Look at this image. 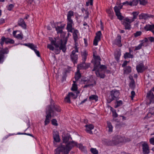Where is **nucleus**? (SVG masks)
<instances>
[{
  "instance_id": "obj_9",
  "label": "nucleus",
  "mask_w": 154,
  "mask_h": 154,
  "mask_svg": "<svg viewBox=\"0 0 154 154\" xmlns=\"http://www.w3.org/2000/svg\"><path fill=\"white\" fill-rule=\"evenodd\" d=\"M122 5H120L118 6H116L114 7V10L116 15L118 19L120 20H122L123 19V17L121 15L120 11V10L122 8Z\"/></svg>"
},
{
  "instance_id": "obj_7",
  "label": "nucleus",
  "mask_w": 154,
  "mask_h": 154,
  "mask_svg": "<svg viewBox=\"0 0 154 154\" xmlns=\"http://www.w3.org/2000/svg\"><path fill=\"white\" fill-rule=\"evenodd\" d=\"M119 95V92L117 90H113L111 92V94L109 97V100L111 101L116 98H117Z\"/></svg>"
},
{
  "instance_id": "obj_12",
  "label": "nucleus",
  "mask_w": 154,
  "mask_h": 154,
  "mask_svg": "<svg viewBox=\"0 0 154 154\" xmlns=\"http://www.w3.org/2000/svg\"><path fill=\"white\" fill-rule=\"evenodd\" d=\"M101 35L102 33L100 31H98L96 33V36L93 42V45H94L97 46L98 45V43L100 40Z\"/></svg>"
},
{
  "instance_id": "obj_51",
  "label": "nucleus",
  "mask_w": 154,
  "mask_h": 154,
  "mask_svg": "<svg viewBox=\"0 0 154 154\" xmlns=\"http://www.w3.org/2000/svg\"><path fill=\"white\" fill-rule=\"evenodd\" d=\"M122 102L121 100H119L117 101V105L116 106V108H117V107H118V106H119L121 105H122Z\"/></svg>"
},
{
  "instance_id": "obj_58",
  "label": "nucleus",
  "mask_w": 154,
  "mask_h": 154,
  "mask_svg": "<svg viewBox=\"0 0 154 154\" xmlns=\"http://www.w3.org/2000/svg\"><path fill=\"white\" fill-rule=\"evenodd\" d=\"M131 99L133 100L135 95V92L134 91H132L131 92Z\"/></svg>"
},
{
  "instance_id": "obj_36",
  "label": "nucleus",
  "mask_w": 154,
  "mask_h": 154,
  "mask_svg": "<svg viewBox=\"0 0 154 154\" xmlns=\"http://www.w3.org/2000/svg\"><path fill=\"white\" fill-rule=\"evenodd\" d=\"M89 99L91 100H95V101H97L98 100V97L97 95H92L89 97Z\"/></svg>"
},
{
  "instance_id": "obj_26",
  "label": "nucleus",
  "mask_w": 154,
  "mask_h": 154,
  "mask_svg": "<svg viewBox=\"0 0 154 154\" xmlns=\"http://www.w3.org/2000/svg\"><path fill=\"white\" fill-rule=\"evenodd\" d=\"M139 18L140 19L146 20L149 17V16L147 14H141L139 16Z\"/></svg>"
},
{
  "instance_id": "obj_33",
  "label": "nucleus",
  "mask_w": 154,
  "mask_h": 154,
  "mask_svg": "<svg viewBox=\"0 0 154 154\" xmlns=\"http://www.w3.org/2000/svg\"><path fill=\"white\" fill-rule=\"evenodd\" d=\"M106 12L109 14V16L110 18L112 19L113 16V12L112 9H109L106 11Z\"/></svg>"
},
{
  "instance_id": "obj_19",
  "label": "nucleus",
  "mask_w": 154,
  "mask_h": 154,
  "mask_svg": "<svg viewBox=\"0 0 154 154\" xmlns=\"http://www.w3.org/2000/svg\"><path fill=\"white\" fill-rule=\"evenodd\" d=\"M144 28L147 31H151L154 34V24H147L144 27Z\"/></svg>"
},
{
  "instance_id": "obj_21",
  "label": "nucleus",
  "mask_w": 154,
  "mask_h": 154,
  "mask_svg": "<svg viewBox=\"0 0 154 154\" xmlns=\"http://www.w3.org/2000/svg\"><path fill=\"white\" fill-rule=\"evenodd\" d=\"M85 127L86 128L85 130L87 132L90 134H92V132L91 130L94 128V126L91 124L89 125H87L85 126Z\"/></svg>"
},
{
  "instance_id": "obj_59",
  "label": "nucleus",
  "mask_w": 154,
  "mask_h": 154,
  "mask_svg": "<svg viewBox=\"0 0 154 154\" xmlns=\"http://www.w3.org/2000/svg\"><path fill=\"white\" fill-rule=\"evenodd\" d=\"M122 5H130L131 6V4L130 3V2H128V1L125 2H124L122 3Z\"/></svg>"
},
{
  "instance_id": "obj_41",
  "label": "nucleus",
  "mask_w": 154,
  "mask_h": 154,
  "mask_svg": "<svg viewBox=\"0 0 154 154\" xmlns=\"http://www.w3.org/2000/svg\"><path fill=\"white\" fill-rule=\"evenodd\" d=\"M14 41L10 38H5V43L6 44H8V43H14Z\"/></svg>"
},
{
  "instance_id": "obj_46",
  "label": "nucleus",
  "mask_w": 154,
  "mask_h": 154,
  "mask_svg": "<svg viewBox=\"0 0 154 154\" xmlns=\"http://www.w3.org/2000/svg\"><path fill=\"white\" fill-rule=\"evenodd\" d=\"M138 3L137 0H133L131 2H130L131 6L137 5Z\"/></svg>"
},
{
  "instance_id": "obj_40",
  "label": "nucleus",
  "mask_w": 154,
  "mask_h": 154,
  "mask_svg": "<svg viewBox=\"0 0 154 154\" xmlns=\"http://www.w3.org/2000/svg\"><path fill=\"white\" fill-rule=\"evenodd\" d=\"M110 110L112 113V116L114 118H116L118 116V114L116 112V110L113 109L112 107H110Z\"/></svg>"
},
{
  "instance_id": "obj_18",
  "label": "nucleus",
  "mask_w": 154,
  "mask_h": 154,
  "mask_svg": "<svg viewBox=\"0 0 154 154\" xmlns=\"http://www.w3.org/2000/svg\"><path fill=\"white\" fill-rule=\"evenodd\" d=\"M52 26L53 27H55L56 30L57 31V32L58 34L60 33L61 34L63 32V29L64 27V26L62 25H60V26H55L54 24H53Z\"/></svg>"
},
{
  "instance_id": "obj_13",
  "label": "nucleus",
  "mask_w": 154,
  "mask_h": 154,
  "mask_svg": "<svg viewBox=\"0 0 154 154\" xmlns=\"http://www.w3.org/2000/svg\"><path fill=\"white\" fill-rule=\"evenodd\" d=\"M23 45L28 47L32 50H33L38 57H40L39 52L36 49L37 47L32 44H24Z\"/></svg>"
},
{
  "instance_id": "obj_47",
  "label": "nucleus",
  "mask_w": 154,
  "mask_h": 154,
  "mask_svg": "<svg viewBox=\"0 0 154 154\" xmlns=\"http://www.w3.org/2000/svg\"><path fill=\"white\" fill-rule=\"evenodd\" d=\"M5 42V38L3 36L0 40V43L1 45L2 46Z\"/></svg>"
},
{
  "instance_id": "obj_52",
  "label": "nucleus",
  "mask_w": 154,
  "mask_h": 154,
  "mask_svg": "<svg viewBox=\"0 0 154 154\" xmlns=\"http://www.w3.org/2000/svg\"><path fill=\"white\" fill-rule=\"evenodd\" d=\"M51 122L53 125L56 126L57 125V122L56 119H52L51 120Z\"/></svg>"
},
{
  "instance_id": "obj_61",
  "label": "nucleus",
  "mask_w": 154,
  "mask_h": 154,
  "mask_svg": "<svg viewBox=\"0 0 154 154\" xmlns=\"http://www.w3.org/2000/svg\"><path fill=\"white\" fill-rule=\"evenodd\" d=\"M128 62L125 61L124 62L123 64L122 65V66L123 67H125L126 65H127Z\"/></svg>"
},
{
  "instance_id": "obj_20",
  "label": "nucleus",
  "mask_w": 154,
  "mask_h": 154,
  "mask_svg": "<svg viewBox=\"0 0 154 154\" xmlns=\"http://www.w3.org/2000/svg\"><path fill=\"white\" fill-rule=\"evenodd\" d=\"M121 37L120 35H118L117 37L114 41V43L119 47H121L122 44L121 43Z\"/></svg>"
},
{
  "instance_id": "obj_23",
  "label": "nucleus",
  "mask_w": 154,
  "mask_h": 154,
  "mask_svg": "<svg viewBox=\"0 0 154 154\" xmlns=\"http://www.w3.org/2000/svg\"><path fill=\"white\" fill-rule=\"evenodd\" d=\"M76 146L77 147L79 148V149H80L83 152H87L86 147L85 146H83L81 144H78L77 143L75 146Z\"/></svg>"
},
{
  "instance_id": "obj_25",
  "label": "nucleus",
  "mask_w": 154,
  "mask_h": 154,
  "mask_svg": "<svg viewBox=\"0 0 154 154\" xmlns=\"http://www.w3.org/2000/svg\"><path fill=\"white\" fill-rule=\"evenodd\" d=\"M18 24L24 29H25L26 28L25 23L22 19H20L19 20Z\"/></svg>"
},
{
  "instance_id": "obj_57",
  "label": "nucleus",
  "mask_w": 154,
  "mask_h": 154,
  "mask_svg": "<svg viewBox=\"0 0 154 154\" xmlns=\"http://www.w3.org/2000/svg\"><path fill=\"white\" fill-rule=\"evenodd\" d=\"M149 142L151 144L154 145V137L151 138L149 139Z\"/></svg>"
},
{
  "instance_id": "obj_48",
  "label": "nucleus",
  "mask_w": 154,
  "mask_h": 154,
  "mask_svg": "<svg viewBox=\"0 0 154 154\" xmlns=\"http://www.w3.org/2000/svg\"><path fill=\"white\" fill-rule=\"evenodd\" d=\"M93 4V0H89L86 2V5L87 6L89 5H92Z\"/></svg>"
},
{
  "instance_id": "obj_17",
  "label": "nucleus",
  "mask_w": 154,
  "mask_h": 154,
  "mask_svg": "<svg viewBox=\"0 0 154 154\" xmlns=\"http://www.w3.org/2000/svg\"><path fill=\"white\" fill-rule=\"evenodd\" d=\"M146 68L144 66L143 63H141L136 66V69L138 72H142Z\"/></svg>"
},
{
  "instance_id": "obj_10",
  "label": "nucleus",
  "mask_w": 154,
  "mask_h": 154,
  "mask_svg": "<svg viewBox=\"0 0 154 154\" xmlns=\"http://www.w3.org/2000/svg\"><path fill=\"white\" fill-rule=\"evenodd\" d=\"M152 91L154 92V87L151 91H149L147 93V99L150 101L149 104L153 103L154 102V95Z\"/></svg>"
},
{
  "instance_id": "obj_37",
  "label": "nucleus",
  "mask_w": 154,
  "mask_h": 154,
  "mask_svg": "<svg viewBox=\"0 0 154 154\" xmlns=\"http://www.w3.org/2000/svg\"><path fill=\"white\" fill-rule=\"evenodd\" d=\"M124 57L125 59L127 58H133V55L131 54L130 52H126L124 54Z\"/></svg>"
},
{
  "instance_id": "obj_3",
  "label": "nucleus",
  "mask_w": 154,
  "mask_h": 154,
  "mask_svg": "<svg viewBox=\"0 0 154 154\" xmlns=\"http://www.w3.org/2000/svg\"><path fill=\"white\" fill-rule=\"evenodd\" d=\"M60 110V107L51 104V106H48L46 109V115L45 121V125H46L50 123L52 116H54L56 115L54 113L55 111L59 112Z\"/></svg>"
},
{
  "instance_id": "obj_11",
  "label": "nucleus",
  "mask_w": 154,
  "mask_h": 154,
  "mask_svg": "<svg viewBox=\"0 0 154 154\" xmlns=\"http://www.w3.org/2000/svg\"><path fill=\"white\" fill-rule=\"evenodd\" d=\"M53 136L54 139V145L55 147H57V143L59 142L60 140L58 132L57 131H54Z\"/></svg>"
},
{
  "instance_id": "obj_38",
  "label": "nucleus",
  "mask_w": 154,
  "mask_h": 154,
  "mask_svg": "<svg viewBox=\"0 0 154 154\" xmlns=\"http://www.w3.org/2000/svg\"><path fill=\"white\" fill-rule=\"evenodd\" d=\"M81 74L79 72V70L77 69V71L76 73L75 76V78L76 80L75 81H77L80 78Z\"/></svg>"
},
{
  "instance_id": "obj_5",
  "label": "nucleus",
  "mask_w": 154,
  "mask_h": 154,
  "mask_svg": "<svg viewBox=\"0 0 154 154\" xmlns=\"http://www.w3.org/2000/svg\"><path fill=\"white\" fill-rule=\"evenodd\" d=\"M130 140L129 138H127V140H126L125 139V140L124 141L122 137L119 136H117L114 137L112 138V140L110 141L109 143H108V144L111 146L117 145L119 143L128 142Z\"/></svg>"
},
{
  "instance_id": "obj_53",
  "label": "nucleus",
  "mask_w": 154,
  "mask_h": 154,
  "mask_svg": "<svg viewBox=\"0 0 154 154\" xmlns=\"http://www.w3.org/2000/svg\"><path fill=\"white\" fill-rule=\"evenodd\" d=\"M142 32L140 31L136 32L134 34V35L135 37H137L140 36Z\"/></svg>"
},
{
  "instance_id": "obj_30",
  "label": "nucleus",
  "mask_w": 154,
  "mask_h": 154,
  "mask_svg": "<svg viewBox=\"0 0 154 154\" xmlns=\"http://www.w3.org/2000/svg\"><path fill=\"white\" fill-rule=\"evenodd\" d=\"M154 114V107L151 108L149 110V112L147 114V116L146 117V118H149L151 116Z\"/></svg>"
},
{
  "instance_id": "obj_24",
  "label": "nucleus",
  "mask_w": 154,
  "mask_h": 154,
  "mask_svg": "<svg viewBox=\"0 0 154 154\" xmlns=\"http://www.w3.org/2000/svg\"><path fill=\"white\" fill-rule=\"evenodd\" d=\"M74 13L73 11H69L67 14V20H72V18L73 16Z\"/></svg>"
},
{
  "instance_id": "obj_39",
  "label": "nucleus",
  "mask_w": 154,
  "mask_h": 154,
  "mask_svg": "<svg viewBox=\"0 0 154 154\" xmlns=\"http://www.w3.org/2000/svg\"><path fill=\"white\" fill-rule=\"evenodd\" d=\"M134 20L132 18V17H127L124 19V21L127 22L131 23L133 22Z\"/></svg>"
},
{
  "instance_id": "obj_64",
  "label": "nucleus",
  "mask_w": 154,
  "mask_h": 154,
  "mask_svg": "<svg viewBox=\"0 0 154 154\" xmlns=\"http://www.w3.org/2000/svg\"><path fill=\"white\" fill-rule=\"evenodd\" d=\"M93 86V84H88V85H85V86H84V87H87L88 86Z\"/></svg>"
},
{
  "instance_id": "obj_60",
  "label": "nucleus",
  "mask_w": 154,
  "mask_h": 154,
  "mask_svg": "<svg viewBox=\"0 0 154 154\" xmlns=\"http://www.w3.org/2000/svg\"><path fill=\"white\" fill-rule=\"evenodd\" d=\"M148 39L151 42H154V37H149L148 38Z\"/></svg>"
},
{
  "instance_id": "obj_27",
  "label": "nucleus",
  "mask_w": 154,
  "mask_h": 154,
  "mask_svg": "<svg viewBox=\"0 0 154 154\" xmlns=\"http://www.w3.org/2000/svg\"><path fill=\"white\" fill-rule=\"evenodd\" d=\"M79 93V92L76 91L74 93L72 92L69 93L68 95L69 96L70 98L75 99L77 97L78 94Z\"/></svg>"
},
{
  "instance_id": "obj_14",
  "label": "nucleus",
  "mask_w": 154,
  "mask_h": 154,
  "mask_svg": "<svg viewBox=\"0 0 154 154\" xmlns=\"http://www.w3.org/2000/svg\"><path fill=\"white\" fill-rule=\"evenodd\" d=\"M143 153V154H149V146L146 142H144L142 144Z\"/></svg>"
},
{
  "instance_id": "obj_42",
  "label": "nucleus",
  "mask_w": 154,
  "mask_h": 154,
  "mask_svg": "<svg viewBox=\"0 0 154 154\" xmlns=\"http://www.w3.org/2000/svg\"><path fill=\"white\" fill-rule=\"evenodd\" d=\"M90 151L93 154H98V151L96 148H91L90 149Z\"/></svg>"
},
{
  "instance_id": "obj_56",
  "label": "nucleus",
  "mask_w": 154,
  "mask_h": 154,
  "mask_svg": "<svg viewBox=\"0 0 154 154\" xmlns=\"http://www.w3.org/2000/svg\"><path fill=\"white\" fill-rule=\"evenodd\" d=\"M14 7V5L13 4H10L8 6V9L9 11H11L12 10Z\"/></svg>"
},
{
  "instance_id": "obj_43",
  "label": "nucleus",
  "mask_w": 154,
  "mask_h": 154,
  "mask_svg": "<svg viewBox=\"0 0 154 154\" xmlns=\"http://www.w3.org/2000/svg\"><path fill=\"white\" fill-rule=\"evenodd\" d=\"M132 15L133 16L132 18L134 20L136 19L137 15L139 14V12L138 11H134L132 13Z\"/></svg>"
},
{
  "instance_id": "obj_49",
  "label": "nucleus",
  "mask_w": 154,
  "mask_h": 154,
  "mask_svg": "<svg viewBox=\"0 0 154 154\" xmlns=\"http://www.w3.org/2000/svg\"><path fill=\"white\" fill-rule=\"evenodd\" d=\"M70 97L68 94L65 98V101L67 103H69L70 101Z\"/></svg>"
},
{
  "instance_id": "obj_1",
  "label": "nucleus",
  "mask_w": 154,
  "mask_h": 154,
  "mask_svg": "<svg viewBox=\"0 0 154 154\" xmlns=\"http://www.w3.org/2000/svg\"><path fill=\"white\" fill-rule=\"evenodd\" d=\"M72 138L69 134L62 136L63 143L66 144L65 146L63 143H61L55 150V154H60V152L63 154H68L72 149L77 144V142L72 141Z\"/></svg>"
},
{
  "instance_id": "obj_62",
  "label": "nucleus",
  "mask_w": 154,
  "mask_h": 154,
  "mask_svg": "<svg viewBox=\"0 0 154 154\" xmlns=\"http://www.w3.org/2000/svg\"><path fill=\"white\" fill-rule=\"evenodd\" d=\"M17 134H27V135H29V136H32V134H27L26 133H18Z\"/></svg>"
},
{
  "instance_id": "obj_28",
  "label": "nucleus",
  "mask_w": 154,
  "mask_h": 154,
  "mask_svg": "<svg viewBox=\"0 0 154 154\" xmlns=\"http://www.w3.org/2000/svg\"><path fill=\"white\" fill-rule=\"evenodd\" d=\"M81 55L82 57V60L84 61H85L87 59L88 53L85 50L82 52Z\"/></svg>"
},
{
  "instance_id": "obj_8",
  "label": "nucleus",
  "mask_w": 154,
  "mask_h": 154,
  "mask_svg": "<svg viewBox=\"0 0 154 154\" xmlns=\"http://www.w3.org/2000/svg\"><path fill=\"white\" fill-rule=\"evenodd\" d=\"M8 52L7 48L3 49L0 48V63H2L5 58L4 54H7Z\"/></svg>"
},
{
  "instance_id": "obj_16",
  "label": "nucleus",
  "mask_w": 154,
  "mask_h": 154,
  "mask_svg": "<svg viewBox=\"0 0 154 154\" xmlns=\"http://www.w3.org/2000/svg\"><path fill=\"white\" fill-rule=\"evenodd\" d=\"M13 34L14 37L17 39L21 40L23 38V34L19 31H14Z\"/></svg>"
},
{
  "instance_id": "obj_32",
  "label": "nucleus",
  "mask_w": 154,
  "mask_h": 154,
  "mask_svg": "<svg viewBox=\"0 0 154 154\" xmlns=\"http://www.w3.org/2000/svg\"><path fill=\"white\" fill-rule=\"evenodd\" d=\"M131 23L127 22L124 21L123 23V25L125 27V28L126 29H129L131 28Z\"/></svg>"
},
{
  "instance_id": "obj_6",
  "label": "nucleus",
  "mask_w": 154,
  "mask_h": 154,
  "mask_svg": "<svg viewBox=\"0 0 154 154\" xmlns=\"http://www.w3.org/2000/svg\"><path fill=\"white\" fill-rule=\"evenodd\" d=\"M78 49L77 47L75 46V49L72 51L70 55L71 59L74 63H76V61L78 58V55L76 54V53H78Z\"/></svg>"
},
{
  "instance_id": "obj_35",
  "label": "nucleus",
  "mask_w": 154,
  "mask_h": 154,
  "mask_svg": "<svg viewBox=\"0 0 154 154\" xmlns=\"http://www.w3.org/2000/svg\"><path fill=\"white\" fill-rule=\"evenodd\" d=\"M77 81H73V84L72 85L71 90L72 91H76L77 90V85L76 84Z\"/></svg>"
},
{
  "instance_id": "obj_54",
  "label": "nucleus",
  "mask_w": 154,
  "mask_h": 154,
  "mask_svg": "<svg viewBox=\"0 0 154 154\" xmlns=\"http://www.w3.org/2000/svg\"><path fill=\"white\" fill-rule=\"evenodd\" d=\"M140 4L142 5H145L146 4L147 2L146 0H139Z\"/></svg>"
},
{
  "instance_id": "obj_44",
  "label": "nucleus",
  "mask_w": 154,
  "mask_h": 154,
  "mask_svg": "<svg viewBox=\"0 0 154 154\" xmlns=\"http://www.w3.org/2000/svg\"><path fill=\"white\" fill-rule=\"evenodd\" d=\"M73 26L71 25H69L67 24L66 29L68 32H72L73 31Z\"/></svg>"
},
{
  "instance_id": "obj_31",
  "label": "nucleus",
  "mask_w": 154,
  "mask_h": 154,
  "mask_svg": "<svg viewBox=\"0 0 154 154\" xmlns=\"http://www.w3.org/2000/svg\"><path fill=\"white\" fill-rule=\"evenodd\" d=\"M124 73L125 74H128L131 72V67L129 66L125 67L124 68Z\"/></svg>"
},
{
  "instance_id": "obj_2",
  "label": "nucleus",
  "mask_w": 154,
  "mask_h": 154,
  "mask_svg": "<svg viewBox=\"0 0 154 154\" xmlns=\"http://www.w3.org/2000/svg\"><path fill=\"white\" fill-rule=\"evenodd\" d=\"M94 68L92 71H95V73L97 76L103 78L105 77L104 73L106 71V67L105 65H100V56L94 55Z\"/></svg>"
},
{
  "instance_id": "obj_50",
  "label": "nucleus",
  "mask_w": 154,
  "mask_h": 154,
  "mask_svg": "<svg viewBox=\"0 0 154 154\" xmlns=\"http://www.w3.org/2000/svg\"><path fill=\"white\" fill-rule=\"evenodd\" d=\"M148 41V39L147 38H145L144 39L141 41V43L143 45H144L146 46V44H145Z\"/></svg>"
},
{
  "instance_id": "obj_4",
  "label": "nucleus",
  "mask_w": 154,
  "mask_h": 154,
  "mask_svg": "<svg viewBox=\"0 0 154 154\" xmlns=\"http://www.w3.org/2000/svg\"><path fill=\"white\" fill-rule=\"evenodd\" d=\"M49 39L51 42V44H48L47 48L50 50L53 51L54 50V47L53 45H54L57 48L59 47V49L62 50L63 52H64L66 51V42L63 43L62 40L61 39H59V43H58V41H57V38H55L49 37Z\"/></svg>"
},
{
  "instance_id": "obj_45",
  "label": "nucleus",
  "mask_w": 154,
  "mask_h": 154,
  "mask_svg": "<svg viewBox=\"0 0 154 154\" xmlns=\"http://www.w3.org/2000/svg\"><path fill=\"white\" fill-rule=\"evenodd\" d=\"M146 46V45H144L142 44L141 43L139 44L138 46H136L135 47V49L134 50H140L142 46Z\"/></svg>"
},
{
  "instance_id": "obj_55",
  "label": "nucleus",
  "mask_w": 154,
  "mask_h": 154,
  "mask_svg": "<svg viewBox=\"0 0 154 154\" xmlns=\"http://www.w3.org/2000/svg\"><path fill=\"white\" fill-rule=\"evenodd\" d=\"M67 24L73 26L74 25L73 20H67Z\"/></svg>"
},
{
  "instance_id": "obj_34",
  "label": "nucleus",
  "mask_w": 154,
  "mask_h": 154,
  "mask_svg": "<svg viewBox=\"0 0 154 154\" xmlns=\"http://www.w3.org/2000/svg\"><path fill=\"white\" fill-rule=\"evenodd\" d=\"M107 128H108V131L109 132H111L112 131L113 127L111 123L109 122H107Z\"/></svg>"
},
{
  "instance_id": "obj_15",
  "label": "nucleus",
  "mask_w": 154,
  "mask_h": 154,
  "mask_svg": "<svg viewBox=\"0 0 154 154\" xmlns=\"http://www.w3.org/2000/svg\"><path fill=\"white\" fill-rule=\"evenodd\" d=\"M90 66L89 63H86L85 61H83L82 63H80L78 66L77 69L80 70V69H86L88 68Z\"/></svg>"
},
{
  "instance_id": "obj_29",
  "label": "nucleus",
  "mask_w": 154,
  "mask_h": 154,
  "mask_svg": "<svg viewBox=\"0 0 154 154\" xmlns=\"http://www.w3.org/2000/svg\"><path fill=\"white\" fill-rule=\"evenodd\" d=\"M78 33V31L77 30H74L73 32V37L75 42H76V41L77 40Z\"/></svg>"
},
{
  "instance_id": "obj_22",
  "label": "nucleus",
  "mask_w": 154,
  "mask_h": 154,
  "mask_svg": "<svg viewBox=\"0 0 154 154\" xmlns=\"http://www.w3.org/2000/svg\"><path fill=\"white\" fill-rule=\"evenodd\" d=\"M115 57L116 59L118 61L121 55V52L120 50V49H118L116 50L115 52Z\"/></svg>"
},
{
  "instance_id": "obj_63",
  "label": "nucleus",
  "mask_w": 154,
  "mask_h": 154,
  "mask_svg": "<svg viewBox=\"0 0 154 154\" xmlns=\"http://www.w3.org/2000/svg\"><path fill=\"white\" fill-rule=\"evenodd\" d=\"M5 22V20L4 19L1 18L0 20V24L3 23Z\"/></svg>"
}]
</instances>
